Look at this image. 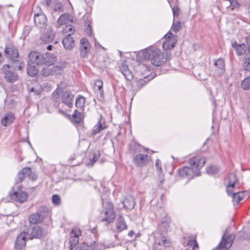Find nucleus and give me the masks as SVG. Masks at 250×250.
<instances>
[{"label": "nucleus", "mask_w": 250, "mask_h": 250, "mask_svg": "<svg viewBox=\"0 0 250 250\" xmlns=\"http://www.w3.org/2000/svg\"><path fill=\"white\" fill-rule=\"evenodd\" d=\"M169 55L168 52L165 54L156 47L150 46L140 51L137 54L136 58L139 62L149 60L153 65L159 66L166 62Z\"/></svg>", "instance_id": "obj_1"}, {"label": "nucleus", "mask_w": 250, "mask_h": 250, "mask_svg": "<svg viewBox=\"0 0 250 250\" xmlns=\"http://www.w3.org/2000/svg\"><path fill=\"white\" fill-rule=\"evenodd\" d=\"M206 159L204 157L196 156L191 158L189 161L190 166L184 167L179 171V175L181 178H187L188 180L200 175V170L204 166Z\"/></svg>", "instance_id": "obj_2"}, {"label": "nucleus", "mask_w": 250, "mask_h": 250, "mask_svg": "<svg viewBox=\"0 0 250 250\" xmlns=\"http://www.w3.org/2000/svg\"><path fill=\"white\" fill-rule=\"evenodd\" d=\"M239 184L234 173H231L228 177L226 191L229 196L231 197L234 206L238 205L246 197L248 193L239 190Z\"/></svg>", "instance_id": "obj_3"}, {"label": "nucleus", "mask_w": 250, "mask_h": 250, "mask_svg": "<svg viewBox=\"0 0 250 250\" xmlns=\"http://www.w3.org/2000/svg\"><path fill=\"white\" fill-rule=\"evenodd\" d=\"M103 206L104 208V217L102 221H105L109 224L114 221L115 218V214L113 209V205L110 202H103Z\"/></svg>", "instance_id": "obj_4"}, {"label": "nucleus", "mask_w": 250, "mask_h": 250, "mask_svg": "<svg viewBox=\"0 0 250 250\" xmlns=\"http://www.w3.org/2000/svg\"><path fill=\"white\" fill-rule=\"evenodd\" d=\"M171 245L170 240L161 236L159 233L154 234L153 250H163L164 248L168 247Z\"/></svg>", "instance_id": "obj_5"}, {"label": "nucleus", "mask_w": 250, "mask_h": 250, "mask_svg": "<svg viewBox=\"0 0 250 250\" xmlns=\"http://www.w3.org/2000/svg\"><path fill=\"white\" fill-rule=\"evenodd\" d=\"M165 41L163 43V47L165 50H170L173 48L178 41L176 35H174L171 32H168L165 36Z\"/></svg>", "instance_id": "obj_6"}, {"label": "nucleus", "mask_w": 250, "mask_h": 250, "mask_svg": "<svg viewBox=\"0 0 250 250\" xmlns=\"http://www.w3.org/2000/svg\"><path fill=\"white\" fill-rule=\"evenodd\" d=\"M49 214V209L46 207L39 208L36 214H32V223H40Z\"/></svg>", "instance_id": "obj_7"}, {"label": "nucleus", "mask_w": 250, "mask_h": 250, "mask_svg": "<svg viewBox=\"0 0 250 250\" xmlns=\"http://www.w3.org/2000/svg\"><path fill=\"white\" fill-rule=\"evenodd\" d=\"M11 67L9 64L4 65L1 69L4 78L8 82L14 83L18 78V76L14 72L9 69Z\"/></svg>", "instance_id": "obj_8"}, {"label": "nucleus", "mask_w": 250, "mask_h": 250, "mask_svg": "<svg viewBox=\"0 0 250 250\" xmlns=\"http://www.w3.org/2000/svg\"><path fill=\"white\" fill-rule=\"evenodd\" d=\"M5 55L9 58L14 63L17 62V59L19 57V53L16 47L10 45L6 46L4 50Z\"/></svg>", "instance_id": "obj_9"}, {"label": "nucleus", "mask_w": 250, "mask_h": 250, "mask_svg": "<svg viewBox=\"0 0 250 250\" xmlns=\"http://www.w3.org/2000/svg\"><path fill=\"white\" fill-rule=\"evenodd\" d=\"M232 242L233 237L231 235L226 236L224 235L219 246L213 250H228L232 245Z\"/></svg>", "instance_id": "obj_10"}, {"label": "nucleus", "mask_w": 250, "mask_h": 250, "mask_svg": "<svg viewBox=\"0 0 250 250\" xmlns=\"http://www.w3.org/2000/svg\"><path fill=\"white\" fill-rule=\"evenodd\" d=\"M149 162V157L146 154H139L133 159V162L137 167H143L147 165Z\"/></svg>", "instance_id": "obj_11"}, {"label": "nucleus", "mask_w": 250, "mask_h": 250, "mask_svg": "<svg viewBox=\"0 0 250 250\" xmlns=\"http://www.w3.org/2000/svg\"><path fill=\"white\" fill-rule=\"evenodd\" d=\"M81 235V231L79 229L74 228L72 229L70 233V248L72 250L79 242V237Z\"/></svg>", "instance_id": "obj_12"}, {"label": "nucleus", "mask_w": 250, "mask_h": 250, "mask_svg": "<svg viewBox=\"0 0 250 250\" xmlns=\"http://www.w3.org/2000/svg\"><path fill=\"white\" fill-rule=\"evenodd\" d=\"M90 44L88 40L85 38H83L80 41V54L81 56L83 58L88 57L90 51Z\"/></svg>", "instance_id": "obj_13"}, {"label": "nucleus", "mask_w": 250, "mask_h": 250, "mask_svg": "<svg viewBox=\"0 0 250 250\" xmlns=\"http://www.w3.org/2000/svg\"><path fill=\"white\" fill-rule=\"evenodd\" d=\"M27 235H29L28 233L23 231L17 237L15 244V247L17 250H21L25 245Z\"/></svg>", "instance_id": "obj_14"}, {"label": "nucleus", "mask_w": 250, "mask_h": 250, "mask_svg": "<svg viewBox=\"0 0 250 250\" xmlns=\"http://www.w3.org/2000/svg\"><path fill=\"white\" fill-rule=\"evenodd\" d=\"M9 196L11 199L20 203L24 202L27 198V193L20 190L10 193Z\"/></svg>", "instance_id": "obj_15"}, {"label": "nucleus", "mask_w": 250, "mask_h": 250, "mask_svg": "<svg viewBox=\"0 0 250 250\" xmlns=\"http://www.w3.org/2000/svg\"><path fill=\"white\" fill-rule=\"evenodd\" d=\"M46 18L42 14H36L34 15V23L36 27L39 28H43L46 26Z\"/></svg>", "instance_id": "obj_16"}, {"label": "nucleus", "mask_w": 250, "mask_h": 250, "mask_svg": "<svg viewBox=\"0 0 250 250\" xmlns=\"http://www.w3.org/2000/svg\"><path fill=\"white\" fill-rule=\"evenodd\" d=\"M74 95L70 91H65L62 95V102L70 107L72 105Z\"/></svg>", "instance_id": "obj_17"}, {"label": "nucleus", "mask_w": 250, "mask_h": 250, "mask_svg": "<svg viewBox=\"0 0 250 250\" xmlns=\"http://www.w3.org/2000/svg\"><path fill=\"white\" fill-rule=\"evenodd\" d=\"M31 174V169L30 167L23 168L21 172L18 173L17 178L16 179L17 184L21 182L24 178L29 177Z\"/></svg>", "instance_id": "obj_18"}, {"label": "nucleus", "mask_w": 250, "mask_h": 250, "mask_svg": "<svg viewBox=\"0 0 250 250\" xmlns=\"http://www.w3.org/2000/svg\"><path fill=\"white\" fill-rule=\"evenodd\" d=\"M55 37V33L50 28L47 29L41 36L42 41L45 42H49L53 41Z\"/></svg>", "instance_id": "obj_19"}, {"label": "nucleus", "mask_w": 250, "mask_h": 250, "mask_svg": "<svg viewBox=\"0 0 250 250\" xmlns=\"http://www.w3.org/2000/svg\"><path fill=\"white\" fill-rule=\"evenodd\" d=\"M169 227V220L167 218H164L162 221V222L158 226V229L159 231L155 232L153 233V235H154V234L155 233H159L161 235V236H163L162 233H164L165 232H167L168 229ZM165 237V236H164ZM167 239H169L167 237L165 236Z\"/></svg>", "instance_id": "obj_20"}, {"label": "nucleus", "mask_w": 250, "mask_h": 250, "mask_svg": "<svg viewBox=\"0 0 250 250\" xmlns=\"http://www.w3.org/2000/svg\"><path fill=\"white\" fill-rule=\"evenodd\" d=\"M44 55L38 52H32V64L38 66L44 64Z\"/></svg>", "instance_id": "obj_21"}, {"label": "nucleus", "mask_w": 250, "mask_h": 250, "mask_svg": "<svg viewBox=\"0 0 250 250\" xmlns=\"http://www.w3.org/2000/svg\"><path fill=\"white\" fill-rule=\"evenodd\" d=\"M44 234L45 231L42 227L38 225L32 227V239H40Z\"/></svg>", "instance_id": "obj_22"}, {"label": "nucleus", "mask_w": 250, "mask_h": 250, "mask_svg": "<svg viewBox=\"0 0 250 250\" xmlns=\"http://www.w3.org/2000/svg\"><path fill=\"white\" fill-rule=\"evenodd\" d=\"M158 177L160 182L162 184L165 181L164 173L162 169V163L160 160L157 159L155 164Z\"/></svg>", "instance_id": "obj_23"}, {"label": "nucleus", "mask_w": 250, "mask_h": 250, "mask_svg": "<svg viewBox=\"0 0 250 250\" xmlns=\"http://www.w3.org/2000/svg\"><path fill=\"white\" fill-rule=\"evenodd\" d=\"M62 43L64 48L68 50H71L75 46L74 39L69 35L63 39Z\"/></svg>", "instance_id": "obj_24"}, {"label": "nucleus", "mask_w": 250, "mask_h": 250, "mask_svg": "<svg viewBox=\"0 0 250 250\" xmlns=\"http://www.w3.org/2000/svg\"><path fill=\"white\" fill-rule=\"evenodd\" d=\"M214 65L216 67V73L218 75H222L225 71V62L224 60L221 58L216 60L214 62Z\"/></svg>", "instance_id": "obj_25"}, {"label": "nucleus", "mask_w": 250, "mask_h": 250, "mask_svg": "<svg viewBox=\"0 0 250 250\" xmlns=\"http://www.w3.org/2000/svg\"><path fill=\"white\" fill-rule=\"evenodd\" d=\"M72 16L69 14H64L60 17L57 21V26L60 27L61 25L67 24L72 21Z\"/></svg>", "instance_id": "obj_26"}, {"label": "nucleus", "mask_w": 250, "mask_h": 250, "mask_svg": "<svg viewBox=\"0 0 250 250\" xmlns=\"http://www.w3.org/2000/svg\"><path fill=\"white\" fill-rule=\"evenodd\" d=\"M44 64L47 65L53 64L57 60V57L55 55L49 53L44 54Z\"/></svg>", "instance_id": "obj_27"}, {"label": "nucleus", "mask_w": 250, "mask_h": 250, "mask_svg": "<svg viewBox=\"0 0 250 250\" xmlns=\"http://www.w3.org/2000/svg\"><path fill=\"white\" fill-rule=\"evenodd\" d=\"M105 128H106V125H105L104 121H103L102 119L100 118L99 120L97 125H96L94 126V127L92 129V134L93 135H95L97 133H98L100 131H101L102 130L105 129Z\"/></svg>", "instance_id": "obj_28"}, {"label": "nucleus", "mask_w": 250, "mask_h": 250, "mask_svg": "<svg viewBox=\"0 0 250 250\" xmlns=\"http://www.w3.org/2000/svg\"><path fill=\"white\" fill-rule=\"evenodd\" d=\"M116 228L119 232H121L127 229L125 221L122 216H120L116 222Z\"/></svg>", "instance_id": "obj_29"}, {"label": "nucleus", "mask_w": 250, "mask_h": 250, "mask_svg": "<svg viewBox=\"0 0 250 250\" xmlns=\"http://www.w3.org/2000/svg\"><path fill=\"white\" fill-rule=\"evenodd\" d=\"M231 46L233 49H234L238 55H242L244 54L246 50L247 47L244 43L237 44L236 42H232Z\"/></svg>", "instance_id": "obj_30"}, {"label": "nucleus", "mask_w": 250, "mask_h": 250, "mask_svg": "<svg viewBox=\"0 0 250 250\" xmlns=\"http://www.w3.org/2000/svg\"><path fill=\"white\" fill-rule=\"evenodd\" d=\"M124 208L127 209H132L135 206L134 198L131 196H127L122 202Z\"/></svg>", "instance_id": "obj_31"}, {"label": "nucleus", "mask_w": 250, "mask_h": 250, "mask_svg": "<svg viewBox=\"0 0 250 250\" xmlns=\"http://www.w3.org/2000/svg\"><path fill=\"white\" fill-rule=\"evenodd\" d=\"M120 69L127 80H131L132 79V75L128 69V66L124 63H122L120 66Z\"/></svg>", "instance_id": "obj_32"}, {"label": "nucleus", "mask_w": 250, "mask_h": 250, "mask_svg": "<svg viewBox=\"0 0 250 250\" xmlns=\"http://www.w3.org/2000/svg\"><path fill=\"white\" fill-rule=\"evenodd\" d=\"M14 120L15 117L13 114L12 113H8L2 118L1 123L3 126H7L12 124Z\"/></svg>", "instance_id": "obj_33"}, {"label": "nucleus", "mask_w": 250, "mask_h": 250, "mask_svg": "<svg viewBox=\"0 0 250 250\" xmlns=\"http://www.w3.org/2000/svg\"><path fill=\"white\" fill-rule=\"evenodd\" d=\"M147 79L146 77H145L143 79H140L139 80H134L133 81L132 85L134 90L138 91L145 85Z\"/></svg>", "instance_id": "obj_34"}, {"label": "nucleus", "mask_w": 250, "mask_h": 250, "mask_svg": "<svg viewBox=\"0 0 250 250\" xmlns=\"http://www.w3.org/2000/svg\"><path fill=\"white\" fill-rule=\"evenodd\" d=\"M83 118V115L80 112H78L77 110H75L72 115V121L76 124H78L80 123Z\"/></svg>", "instance_id": "obj_35"}, {"label": "nucleus", "mask_w": 250, "mask_h": 250, "mask_svg": "<svg viewBox=\"0 0 250 250\" xmlns=\"http://www.w3.org/2000/svg\"><path fill=\"white\" fill-rule=\"evenodd\" d=\"M109 248V246H106L104 245L103 244H98L96 242H94L93 244L89 247V250H103L105 248Z\"/></svg>", "instance_id": "obj_36"}, {"label": "nucleus", "mask_w": 250, "mask_h": 250, "mask_svg": "<svg viewBox=\"0 0 250 250\" xmlns=\"http://www.w3.org/2000/svg\"><path fill=\"white\" fill-rule=\"evenodd\" d=\"M103 83L101 80H97L95 82L94 88L96 90H99L100 95H103L104 91L103 90Z\"/></svg>", "instance_id": "obj_37"}, {"label": "nucleus", "mask_w": 250, "mask_h": 250, "mask_svg": "<svg viewBox=\"0 0 250 250\" xmlns=\"http://www.w3.org/2000/svg\"><path fill=\"white\" fill-rule=\"evenodd\" d=\"M244 69L250 71V54H247L244 58Z\"/></svg>", "instance_id": "obj_38"}, {"label": "nucleus", "mask_w": 250, "mask_h": 250, "mask_svg": "<svg viewBox=\"0 0 250 250\" xmlns=\"http://www.w3.org/2000/svg\"><path fill=\"white\" fill-rule=\"evenodd\" d=\"M85 103V98L82 96H79L76 99L75 105L78 108H82Z\"/></svg>", "instance_id": "obj_39"}, {"label": "nucleus", "mask_w": 250, "mask_h": 250, "mask_svg": "<svg viewBox=\"0 0 250 250\" xmlns=\"http://www.w3.org/2000/svg\"><path fill=\"white\" fill-rule=\"evenodd\" d=\"M188 248L186 250H194L198 248V246L195 240H189L187 243Z\"/></svg>", "instance_id": "obj_40"}, {"label": "nucleus", "mask_w": 250, "mask_h": 250, "mask_svg": "<svg viewBox=\"0 0 250 250\" xmlns=\"http://www.w3.org/2000/svg\"><path fill=\"white\" fill-rule=\"evenodd\" d=\"M241 86L244 90L250 89V76L246 77L242 82Z\"/></svg>", "instance_id": "obj_41"}, {"label": "nucleus", "mask_w": 250, "mask_h": 250, "mask_svg": "<svg viewBox=\"0 0 250 250\" xmlns=\"http://www.w3.org/2000/svg\"><path fill=\"white\" fill-rule=\"evenodd\" d=\"M240 4L236 0H231L229 3V6L227 7L228 11L233 10L234 9L238 8Z\"/></svg>", "instance_id": "obj_42"}, {"label": "nucleus", "mask_w": 250, "mask_h": 250, "mask_svg": "<svg viewBox=\"0 0 250 250\" xmlns=\"http://www.w3.org/2000/svg\"><path fill=\"white\" fill-rule=\"evenodd\" d=\"M181 28V23L180 21H175L173 20V25L171 27V30L174 32H178Z\"/></svg>", "instance_id": "obj_43"}, {"label": "nucleus", "mask_w": 250, "mask_h": 250, "mask_svg": "<svg viewBox=\"0 0 250 250\" xmlns=\"http://www.w3.org/2000/svg\"><path fill=\"white\" fill-rule=\"evenodd\" d=\"M75 31L74 27L71 25H67L65 28L63 29L62 32L64 33H68V35L71 36Z\"/></svg>", "instance_id": "obj_44"}, {"label": "nucleus", "mask_w": 250, "mask_h": 250, "mask_svg": "<svg viewBox=\"0 0 250 250\" xmlns=\"http://www.w3.org/2000/svg\"><path fill=\"white\" fill-rule=\"evenodd\" d=\"M100 154L99 152H96L93 154L92 158L89 159V162L87 164V166H92L99 159Z\"/></svg>", "instance_id": "obj_45"}, {"label": "nucleus", "mask_w": 250, "mask_h": 250, "mask_svg": "<svg viewBox=\"0 0 250 250\" xmlns=\"http://www.w3.org/2000/svg\"><path fill=\"white\" fill-rule=\"evenodd\" d=\"M206 170L208 174L213 175L216 173L218 171L219 168L216 166H213L207 167Z\"/></svg>", "instance_id": "obj_46"}, {"label": "nucleus", "mask_w": 250, "mask_h": 250, "mask_svg": "<svg viewBox=\"0 0 250 250\" xmlns=\"http://www.w3.org/2000/svg\"><path fill=\"white\" fill-rule=\"evenodd\" d=\"M53 10L56 12H61L62 11V5L60 2H56L53 6Z\"/></svg>", "instance_id": "obj_47"}, {"label": "nucleus", "mask_w": 250, "mask_h": 250, "mask_svg": "<svg viewBox=\"0 0 250 250\" xmlns=\"http://www.w3.org/2000/svg\"><path fill=\"white\" fill-rule=\"evenodd\" d=\"M52 71L51 68L46 67L42 70L41 73L42 75L47 77L52 75Z\"/></svg>", "instance_id": "obj_48"}, {"label": "nucleus", "mask_w": 250, "mask_h": 250, "mask_svg": "<svg viewBox=\"0 0 250 250\" xmlns=\"http://www.w3.org/2000/svg\"><path fill=\"white\" fill-rule=\"evenodd\" d=\"M63 67L60 65H56L52 68L51 69L52 70V75H55L57 74H60L62 71Z\"/></svg>", "instance_id": "obj_49"}, {"label": "nucleus", "mask_w": 250, "mask_h": 250, "mask_svg": "<svg viewBox=\"0 0 250 250\" xmlns=\"http://www.w3.org/2000/svg\"><path fill=\"white\" fill-rule=\"evenodd\" d=\"M62 90L60 88H58L53 93V98L55 101L58 102L60 100V93Z\"/></svg>", "instance_id": "obj_50"}, {"label": "nucleus", "mask_w": 250, "mask_h": 250, "mask_svg": "<svg viewBox=\"0 0 250 250\" xmlns=\"http://www.w3.org/2000/svg\"><path fill=\"white\" fill-rule=\"evenodd\" d=\"M52 201L55 205H59L61 203V199L58 195L55 194L52 196Z\"/></svg>", "instance_id": "obj_51"}, {"label": "nucleus", "mask_w": 250, "mask_h": 250, "mask_svg": "<svg viewBox=\"0 0 250 250\" xmlns=\"http://www.w3.org/2000/svg\"><path fill=\"white\" fill-rule=\"evenodd\" d=\"M30 32V28L29 27H25L23 31V40H26Z\"/></svg>", "instance_id": "obj_52"}, {"label": "nucleus", "mask_w": 250, "mask_h": 250, "mask_svg": "<svg viewBox=\"0 0 250 250\" xmlns=\"http://www.w3.org/2000/svg\"><path fill=\"white\" fill-rule=\"evenodd\" d=\"M173 15L174 18L177 17L179 14V9L177 6H174L172 8Z\"/></svg>", "instance_id": "obj_53"}, {"label": "nucleus", "mask_w": 250, "mask_h": 250, "mask_svg": "<svg viewBox=\"0 0 250 250\" xmlns=\"http://www.w3.org/2000/svg\"><path fill=\"white\" fill-rule=\"evenodd\" d=\"M13 64L12 65H11V67L12 68H14L15 69H16V67H17L18 69L19 70H21L22 68H23V66L22 65V63H20L19 65H17L16 64H19V62L17 61V62H15L14 63L13 62Z\"/></svg>", "instance_id": "obj_54"}, {"label": "nucleus", "mask_w": 250, "mask_h": 250, "mask_svg": "<svg viewBox=\"0 0 250 250\" xmlns=\"http://www.w3.org/2000/svg\"><path fill=\"white\" fill-rule=\"evenodd\" d=\"M85 32H86V35L87 36H88L89 37H91L92 36V33L91 28L90 25L89 24H88L87 27L85 29Z\"/></svg>", "instance_id": "obj_55"}, {"label": "nucleus", "mask_w": 250, "mask_h": 250, "mask_svg": "<svg viewBox=\"0 0 250 250\" xmlns=\"http://www.w3.org/2000/svg\"><path fill=\"white\" fill-rule=\"evenodd\" d=\"M39 72V69L38 68H36L35 66L32 65V77L36 76Z\"/></svg>", "instance_id": "obj_56"}, {"label": "nucleus", "mask_w": 250, "mask_h": 250, "mask_svg": "<svg viewBox=\"0 0 250 250\" xmlns=\"http://www.w3.org/2000/svg\"><path fill=\"white\" fill-rule=\"evenodd\" d=\"M246 42L249 51L250 52V37L246 38Z\"/></svg>", "instance_id": "obj_57"}, {"label": "nucleus", "mask_w": 250, "mask_h": 250, "mask_svg": "<svg viewBox=\"0 0 250 250\" xmlns=\"http://www.w3.org/2000/svg\"><path fill=\"white\" fill-rule=\"evenodd\" d=\"M52 0H43V2L44 3L46 6H48L50 5Z\"/></svg>", "instance_id": "obj_58"}, {"label": "nucleus", "mask_w": 250, "mask_h": 250, "mask_svg": "<svg viewBox=\"0 0 250 250\" xmlns=\"http://www.w3.org/2000/svg\"><path fill=\"white\" fill-rule=\"evenodd\" d=\"M95 45L96 48L101 47L103 49H104V47H103L98 42L95 41Z\"/></svg>", "instance_id": "obj_59"}, {"label": "nucleus", "mask_w": 250, "mask_h": 250, "mask_svg": "<svg viewBox=\"0 0 250 250\" xmlns=\"http://www.w3.org/2000/svg\"><path fill=\"white\" fill-rule=\"evenodd\" d=\"M29 67L30 66L28 65V67H27V73L28 75L30 76V75H31V70H30V68Z\"/></svg>", "instance_id": "obj_60"}, {"label": "nucleus", "mask_w": 250, "mask_h": 250, "mask_svg": "<svg viewBox=\"0 0 250 250\" xmlns=\"http://www.w3.org/2000/svg\"><path fill=\"white\" fill-rule=\"evenodd\" d=\"M134 234V232L133 230H130L128 232V235L130 237H132V236Z\"/></svg>", "instance_id": "obj_61"}, {"label": "nucleus", "mask_w": 250, "mask_h": 250, "mask_svg": "<svg viewBox=\"0 0 250 250\" xmlns=\"http://www.w3.org/2000/svg\"><path fill=\"white\" fill-rule=\"evenodd\" d=\"M74 250H84V249L81 247L78 246Z\"/></svg>", "instance_id": "obj_62"}, {"label": "nucleus", "mask_w": 250, "mask_h": 250, "mask_svg": "<svg viewBox=\"0 0 250 250\" xmlns=\"http://www.w3.org/2000/svg\"><path fill=\"white\" fill-rule=\"evenodd\" d=\"M32 181H33L34 180H36L37 178V176L35 174L32 173Z\"/></svg>", "instance_id": "obj_63"}, {"label": "nucleus", "mask_w": 250, "mask_h": 250, "mask_svg": "<svg viewBox=\"0 0 250 250\" xmlns=\"http://www.w3.org/2000/svg\"><path fill=\"white\" fill-rule=\"evenodd\" d=\"M52 45H49L47 46L46 48L48 50H51L52 49Z\"/></svg>", "instance_id": "obj_64"}]
</instances>
